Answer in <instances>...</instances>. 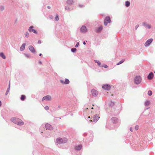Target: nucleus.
<instances>
[{
	"label": "nucleus",
	"instance_id": "f257e3e1",
	"mask_svg": "<svg viewBox=\"0 0 155 155\" xmlns=\"http://www.w3.org/2000/svg\"><path fill=\"white\" fill-rule=\"evenodd\" d=\"M11 121L15 124H16L19 126H22L24 125V122L19 118L13 117L11 119Z\"/></svg>",
	"mask_w": 155,
	"mask_h": 155
},
{
	"label": "nucleus",
	"instance_id": "f03ea898",
	"mask_svg": "<svg viewBox=\"0 0 155 155\" xmlns=\"http://www.w3.org/2000/svg\"><path fill=\"white\" fill-rule=\"evenodd\" d=\"M68 141V140L65 138H62L60 137L57 138L56 140V143L58 144L64 143Z\"/></svg>",
	"mask_w": 155,
	"mask_h": 155
},
{
	"label": "nucleus",
	"instance_id": "7ed1b4c3",
	"mask_svg": "<svg viewBox=\"0 0 155 155\" xmlns=\"http://www.w3.org/2000/svg\"><path fill=\"white\" fill-rule=\"evenodd\" d=\"M134 83L136 84H140L142 81V78L140 76H137L134 79Z\"/></svg>",
	"mask_w": 155,
	"mask_h": 155
},
{
	"label": "nucleus",
	"instance_id": "20e7f679",
	"mask_svg": "<svg viewBox=\"0 0 155 155\" xmlns=\"http://www.w3.org/2000/svg\"><path fill=\"white\" fill-rule=\"evenodd\" d=\"M111 20L110 17L107 16L105 17L104 21V25L105 26L107 25L108 23H110Z\"/></svg>",
	"mask_w": 155,
	"mask_h": 155
},
{
	"label": "nucleus",
	"instance_id": "39448f33",
	"mask_svg": "<svg viewBox=\"0 0 155 155\" xmlns=\"http://www.w3.org/2000/svg\"><path fill=\"white\" fill-rule=\"evenodd\" d=\"M34 28L33 26H31L29 27L28 30L30 32H32L34 33L37 34L38 32L36 30L34 29Z\"/></svg>",
	"mask_w": 155,
	"mask_h": 155
},
{
	"label": "nucleus",
	"instance_id": "423d86ee",
	"mask_svg": "<svg viewBox=\"0 0 155 155\" xmlns=\"http://www.w3.org/2000/svg\"><path fill=\"white\" fill-rule=\"evenodd\" d=\"M153 41V39L152 38H150L148 39L145 43L144 44V46L146 47L149 46L152 42Z\"/></svg>",
	"mask_w": 155,
	"mask_h": 155
},
{
	"label": "nucleus",
	"instance_id": "0eeeda50",
	"mask_svg": "<svg viewBox=\"0 0 155 155\" xmlns=\"http://www.w3.org/2000/svg\"><path fill=\"white\" fill-rule=\"evenodd\" d=\"M80 30L81 32L83 33H85L87 31V28L84 25L82 26Z\"/></svg>",
	"mask_w": 155,
	"mask_h": 155
},
{
	"label": "nucleus",
	"instance_id": "6e6552de",
	"mask_svg": "<svg viewBox=\"0 0 155 155\" xmlns=\"http://www.w3.org/2000/svg\"><path fill=\"white\" fill-rule=\"evenodd\" d=\"M51 97L49 95H47L46 96H44L43 97L42 99V101H43L45 100L47 101H49L51 100Z\"/></svg>",
	"mask_w": 155,
	"mask_h": 155
},
{
	"label": "nucleus",
	"instance_id": "1a4fd4ad",
	"mask_svg": "<svg viewBox=\"0 0 155 155\" xmlns=\"http://www.w3.org/2000/svg\"><path fill=\"white\" fill-rule=\"evenodd\" d=\"M91 94L93 96L96 97L98 94V92L97 90L92 89L91 90Z\"/></svg>",
	"mask_w": 155,
	"mask_h": 155
},
{
	"label": "nucleus",
	"instance_id": "9d476101",
	"mask_svg": "<svg viewBox=\"0 0 155 155\" xmlns=\"http://www.w3.org/2000/svg\"><path fill=\"white\" fill-rule=\"evenodd\" d=\"M102 88L104 89L107 90H109L110 89L111 87L110 85L107 84L103 85Z\"/></svg>",
	"mask_w": 155,
	"mask_h": 155
},
{
	"label": "nucleus",
	"instance_id": "9b49d317",
	"mask_svg": "<svg viewBox=\"0 0 155 155\" xmlns=\"http://www.w3.org/2000/svg\"><path fill=\"white\" fill-rule=\"evenodd\" d=\"M45 127L46 129H48L49 130H51L53 128L52 126L49 124H46L45 125Z\"/></svg>",
	"mask_w": 155,
	"mask_h": 155
},
{
	"label": "nucleus",
	"instance_id": "f8f14e48",
	"mask_svg": "<svg viewBox=\"0 0 155 155\" xmlns=\"http://www.w3.org/2000/svg\"><path fill=\"white\" fill-rule=\"evenodd\" d=\"M100 117L97 114H96L93 117V121L95 123H96Z\"/></svg>",
	"mask_w": 155,
	"mask_h": 155
},
{
	"label": "nucleus",
	"instance_id": "ddd939ff",
	"mask_svg": "<svg viewBox=\"0 0 155 155\" xmlns=\"http://www.w3.org/2000/svg\"><path fill=\"white\" fill-rule=\"evenodd\" d=\"M28 48L31 53H34L36 51L32 46L30 45L28 47Z\"/></svg>",
	"mask_w": 155,
	"mask_h": 155
},
{
	"label": "nucleus",
	"instance_id": "4468645a",
	"mask_svg": "<svg viewBox=\"0 0 155 155\" xmlns=\"http://www.w3.org/2000/svg\"><path fill=\"white\" fill-rule=\"evenodd\" d=\"M143 25L146 28L148 29H150L151 28V26L147 24L145 22H143Z\"/></svg>",
	"mask_w": 155,
	"mask_h": 155
},
{
	"label": "nucleus",
	"instance_id": "2eb2a0df",
	"mask_svg": "<svg viewBox=\"0 0 155 155\" xmlns=\"http://www.w3.org/2000/svg\"><path fill=\"white\" fill-rule=\"evenodd\" d=\"M153 74L152 72L150 73L147 76V78L149 80L152 79L153 77Z\"/></svg>",
	"mask_w": 155,
	"mask_h": 155
},
{
	"label": "nucleus",
	"instance_id": "dca6fc26",
	"mask_svg": "<svg viewBox=\"0 0 155 155\" xmlns=\"http://www.w3.org/2000/svg\"><path fill=\"white\" fill-rule=\"evenodd\" d=\"M82 147V145L81 144H80L79 145L76 146L75 147V149L76 150L78 151L81 149Z\"/></svg>",
	"mask_w": 155,
	"mask_h": 155
},
{
	"label": "nucleus",
	"instance_id": "f3484780",
	"mask_svg": "<svg viewBox=\"0 0 155 155\" xmlns=\"http://www.w3.org/2000/svg\"><path fill=\"white\" fill-rule=\"evenodd\" d=\"M60 82L62 84H68V79L66 78L65 79V81H64V80H60Z\"/></svg>",
	"mask_w": 155,
	"mask_h": 155
},
{
	"label": "nucleus",
	"instance_id": "a211bd4d",
	"mask_svg": "<svg viewBox=\"0 0 155 155\" xmlns=\"http://www.w3.org/2000/svg\"><path fill=\"white\" fill-rule=\"evenodd\" d=\"M25 45L26 44L25 43L23 44L20 48V50L21 51H23L25 49Z\"/></svg>",
	"mask_w": 155,
	"mask_h": 155
},
{
	"label": "nucleus",
	"instance_id": "6ab92c4d",
	"mask_svg": "<svg viewBox=\"0 0 155 155\" xmlns=\"http://www.w3.org/2000/svg\"><path fill=\"white\" fill-rule=\"evenodd\" d=\"M112 122L114 124L116 123L117 121V119L115 117H113L111 119Z\"/></svg>",
	"mask_w": 155,
	"mask_h": 155
},
{
	"label": "nucleus",
	"instance_id": "aec40b11",
	"mask_svg": "<svg viewBox=\"0 0 155 155\" xmlns=\"http://www.w3.org/2000/svg\"><path fill=\"white\" fill-rule=\"evenodd\" d=\"M103 29V27L102 26H100L98 28L96 29V32L99 33Z\"/></svg>",
	"mask_w": 155,
	"mask_h": 155
},
{
	"label": "nucleus",
	"instance_id": "412c9836",
	"mask_svg": "<svg viewBox=\"0 0 155 155\" xmlns=\"http://www.w3.org/2000/svg\"><path fill=\"white\" fill-rule=\"evenodd\" d=\"M0 56L3 59L6 58V56L3 52H1L0 53Z\"/></svg>",
	"mask_w": 155,
	"mask_h": 155
},
{
	"label": "nucleus",
	"instance_id": "4be33fe9",
	"mask_svg": "<svg viewBox=\"0 0 155 155\" xmlns=\"http://www.w3.org/2000/svg\"><path fill=\"white\" fill-rule=\"evenodd\" d=\"M93 139V135L92 134H90L89 138H88V140L89 141H92Z\"/></svg>",
	"mask_w": 155,
	"mask_h": 155
},
{
	"label": "nucleus",
	"instance_id": "5701e85b",
	"mask_svg": "<svg viewBox=\"0 0 155 155\" xmlns=\"http://www.w3.org/2000/svg\"><path fill=\"white\" fill-rule=\"evenodd\" d=\"M26 99V96L24 95H22L20 97V99L22 101H24Z\"/></svg>",
	"mask_w": 155,
	"mask_h": 155
},
{
	"label": "nucleus",
	"instance_id": "b1692460",
	"mask_svg": "<svg viewBox=\"0 0 155 155\" xmlns=\"http://www.w3.org/2000/svg\"><path fill=\"white\" fill-rule=\"evenodd\" d=\"M150 102L149 101L147 100L145 102V105L146 106H148L150 104Z\"/></svg>",
	"mask_w": 155,
	"mask_h": 155
},
{
	"label": "nucleus",
	"instance_id": "393cba45",
	"mask_svg": "<svg viewBox=\"0 0 155 155\" xmlns=\"http://www.w3.org/2000/svg\"><path fill=\"white\" fill-rule=\"evenodd\" d=\"M95 62L97 63L98 65L100 67H101V62L98 60H94Z\"/></svg>",
	"mask_w": 155,
	"mask_h": 155
},
{
	"label": "nucleus",
	"instance_id": "a878e982",
	"mask_svg": "<svg viewBox=\"0 0 155 155\" xmlns=\"http://www.w3.org/2000/svg\"><path fill=\"white\" fill-rule=\"evenodd\" d=\"M130 2L129 1H127L125 2V6L127 7H128L130 6Z\"/></svg>",
	"mask_w": 155,
	"mask_h": 155
},
{
	"label": "nucleus",
	"instance_id": "bb28decb",
	"mask_svg": "<svg viewBox=\"0 0 155 155\" xmlns=\"http://www.w3.org/2000/svg\"><path fill=\"white\" fill-rule=\"evenodd\" d=\"M76 50L77 49L75 48H72L71 49V51L73 53L75 52Z\"/></svg>",
	"mask_w": 155,
	"mask_h": 155
},
{
	"label": "nucleus",
	"instance_id": "cd10ccee",
	"mask_svg": "<svg viewBox=\"0 0 155 155\" xmlns=\"http://www.w3.org/2000/svg\"><path fill=\"white\" fill-rule=\"evenodd\" d=\"M54 19H55V20L56 21H58L59 20V17H58V15H56V16L55 18Z\"/></svg>",
	"mask_w": 155,
	"mask_h": 155
},
{
	"label": "nucleus",
	"instance_id": "c85d7f7f",
	"mask_svg": "<svg viewBox=\"0 0 155 155\" xmlns=\"http://www.w3.org/2000/svg\"><path fill=\"white\" fill-rule=\"evenodd\" d=\"M147 94L149 96H151L152 94V92L151 91H148Z\"/></svg>",
	"mask_w": 155,
	"mask_h": 155
},
{
	"label": "nucleus",
	"instance_id": "c756f323",
	"mask_svg": "<svg viewBox=\"0 0 155 155\" xmlns=\"http://www.w3.org/2000/svg\"><path fill=\"white\" fill-rule=\"evenodd\" d=\"M73 0H68V5L72 4L73 3Z\"/></svg>",
	"mask_w": 155,
	"mask_h": 155
},
{
	"label": "nucleus",
	"instance_id": "7c9ffc66",
	"mask_svg": "<svg viewBox=\"0 0 155 155\" xmlns=\"http://www.w3.org/2000/svg\"><path fill=\"white\" fill-rule=\"evenodd\" d=\"M25 35L26 37H28L29 35V33L28 31L26 32L25 33Z\"/></svg>",
	"mask_w": 155,
	"mask_h": 155
},
{
	"label": "nucleus",
	"instance_id": "2f4dec72",
	"mask_svg": "<svg viewBox=\"0 0 155 155\" xmlns=\"http://www.w3.org/2000/svg\"><path fill=\"white\" fill-rule=\"evenodd\" d=\"M24 55L25 57L27 58H29L30 56V54H24Z\"/></svg>",
	"mask_w": 155,
	"mask_h": 155
},
{
	"label": "nucleus",
	"instance_id": "473e14b6",
	"mask_svg": "<svg viewBox=\"0 0 155 155\" xmlns=\"http://www.w3.org/2000/svg\"><path fill=\"white\" fill-rule=\"evenodd\" d=\"M9 91H10V89H9V88H7L6 91V92L5 94V95H7L8 94Z\"/></svg>",
	"mask_w": 155,
	"mask_h": 155
},
{
	"label": "nucleus",
	"instance_id": "72a5a7b5",
	"mask_svg": "<svg viewBox=\"0 0 155 155\" xmlns=\"http://www.w3.org/2000/svg\"><path fill=\"white\" fill-rule=\"evenodd\" d=\"M124 61L123 60H121L118 63H117V65H118L119 64H121Z\"/></svg>",
	"mask_w": 155,
	"mask_h": 155
},
{
	"label": "nucleus",
	"instance_id": "f704fd0d",
	"mask_svg": "<svg viewBox=\"0 0 155 155\" xmlns=\"http://www.w3.org/2000/svg\"><path fill=\"white\" fill-rule=\"evenodd\" d=\"M114 102L111 101L110 103V105L111 107H112L114 105Z\"/></svg>",
	"mask_w": 155,
	"mask_h": 155
},
{
	"label": "nucleus",
	"instance_id": "c9c22d12",
	"mask_svg": "<svg viewBox=\"0 0 155 155\" xmlns=\"http://www.w3.org/2000/svg\"><path fill=\"white\" fill-rule=\"evenodd\" d=\"M104 67L105 68H107L108 67L107 66L106 64H104L102 65H101V67Z\"/></svg>",
	"mask_w": 155,
	"mask_h": 155
},
{
	"label": "nucleus",
	"instance_id": "e433bc0d",
	"mask_svg": "<svg viewBox=\"0 0 155 155\" xmlns=\"http://www.w3.org/2000/svg\"><path fill=\"white\" fill-rule=\"evenodd\" d=\"M4 9V6H1L0 7V10L1 11H2Z\"/></svg>",
	"mask_w": 155,
	"mask_h": 155
},
{
	"label": "nucleus",
	"instance_id": "4c0bfd02",
	"mask_svg": "<svg viewBox=\"0 0 155 155\" xmlns=\"http://www.w3.org/2000/svg\"><path fill=\"white\" fill-rule=\"evenodd\" d=\"M45 108L47 110H49V107L48 106H46L45 107Z\"/></svg>",
	"mask_w": 155,
	"mask_h": 155
},
{
	"label": "nucleus",
	"instance_id": "58836bf2",
	"mask_svg": "<svg viewBox=\"0 0 155 155\" xmlns=\"http://www.w3.org/2000/svg\"><path fill=\"white\" fill-rule=\"evenodd\" d=\"M138 128H139V126H138V125H136V126L135 127V130H138Z\"/></svg>",
	"mask_w": 155,
	"mask_h": 155
},
{
	"label": "nucleus",
	"instance_id": "ea45409f",
	"mask_svg": "<svg viewBox=\"0 0 155 155\" xmlns=\"http://www.w3.org/2000/svg\"><path fill=\"white\" fill-rule=\"evenodd\" d=\"M79 45V42H77L75 46V47L76 48L78 47V46Z\"/></svg>",
	"mask_w": 155,
	"mask_h": 155
},
{
	"label": "nucleus",
	"instance_id": "a19ab883",
	"mask_svg": "<svg viewBox=\"0 0 155 155\" xmlns=\"http://www.w3.org/2000/svg\"><path fill=\"white\" fill-rule=\"evenodd\" d=\"M139 25H136V26H135V29L136 30L137 29V28H138L139 27Z\"/></svg>",
	"mask_w": 155,
	"mask_h": 155
},
{
	"label": "nucleus",
	"instance_id": "79ce46f5",
	"mask_svg": "<svg viewBox=\"0 0 155 155\" xmlns=\"http://www.w3.org/2000/svg\"><path fill=\"white\" fill-rule=\"evenodd\" d=\"M49 18H50V19H52L54 18V17L53 16H52V15H50L49 16Z\"/></svg>",
	"mask_w": 155,
	"mask_h": 155
},
{
	"label": "nucleus",
	"instance_id": "37998d69",
	"mask_svg": "<svg viewBox=\"0 0 155 155\" xmlns=\"http://www.w3.org/2000/svg\"><path fill=\"white\" fill-rule=\"evenodd\" d=\"M41 43V40H39L38 41V44H40Z\"/></svg>",
	"mask_w": 155,
	"mask_h": 155
},
{
	"label": "nucleus",
	"instance_id": "c03bdc74",
	"mask_svg": "<svg viewBox=\"0 0 155 155\" xmlns=\"http://www.w3.org/2000/svg\"><path fill=\"white\" fill-rule=\"evenodd\" d=\"M10 82H9L8 86V88H9V89H10Z\"/></svg>",
	"mask_w": 155,
	"mask_h": 155
},
{
	"label": "nucleus",
	"instance_id": "a18cd8bd",
	"mask_svg": "<svg viewBox=\"0 0 155 155\" xmlns=\"http://www.w3.org/2000/svg\"><path fill=\"white\" fill-rule=\"evenodd\" d=\"M70 114L71 116H72L73 115V114L72 113H70L68 112V115Z\"/></svg>",
	"mask_w": 155,
	"mask_h": 155
},
{
	"label": "nucleus",
	"instance_id": "49530a36",
	"mask_svg": "<svg viewBox=\"0 0 155 155\" xmlns=\"http://www.w3.org/2000/svg\"><path fill=\"white\" fill-rule=\"evenodd\" d=\"M38 63L40 64H42V62L41 61H38Z\"/></svg>",
	"mask_w": 155,
	"mask_h": 155
},
{
	"label": "nucleus",
	"instance_id": "de8ad7c7",
	"mask_svg": "<svg viewBox=\"0 0 155 155\" xmlns=\"http://www.w3.org/2000/svg\"><path fill=\"white\" fill-rule=\"evenodd\" d=\"M130 130L132 132L133 131V128L131 127H130Z\"/></svg>",
	"mask_w": 155,
	"mask_h": 155
},
{
	"label": "nucleus",
	"instance_id": "09e8293b",
	"mask_svg": "<svg viewBox=\"0 0 155 155\" xmlns=\"http://www.w3.org/2000/svg\"><path fill=\"white\" fill-rule=\"evenodd\" d=\"M47 8H48V9H50L51 8V7L50 6H47Z\"/></svg>",
	"mask_w": 155,
	"mask_h": 155
},
{
	"label": "nucleus",
	"instance_id": "8fccbe9b",
	"mask_svg": "<svg viewBox=\"0 0 155 155\" xmlns=\"http://www.w3.org/2000/svg\"><path fill=\"white\" fill-rule=\"evenodd\" d=\"M83 43L84 45H85L86 44V43L85 41H83Z\"/></svg>",
	"mask_w": 155,
	"mask_h": 155
},
{
	"label": "nucleus",
	"instance_id": "3c124183",
	"mask_svg": "<svg viewBox=\"0 0 155 155\" xmlns=\"http://www.w3.org/2000/svg\"><path fill=\"white\" fill-rule=\"evenodd\" d=\"M65 9L66 10H68V8L67 7V6H65Z\"/></svg>",
	"mask_w": 155,
	"mask_h": 155
},
{
	"label": "nucleus",
	"instance_id": "603ef678",
	"mask_svg": "<svg viewBox=\"0 0 155 155\" xmlns=\"http://www.w3.org/2000/svg\"><path fill=\"white\" fill-rule=\"evenodd\" d=\"M79 7H83V5H79Z\"/></svg>",
	"mask_w": 155,
	"mask_h": 155
},
{
	"label": "nucleus",
	"instance_id": "864d4df0",
	"mask_svg": "<svg viewBox=\"0 0 155 155\" xmlns=\"http://www.w3.org/2000/svg\"><path fill=\"white\" fill-rule=\"evenodd\" d=\"M2 105V102L1 101H0V107Z\"/></svg>",
	"mask_w": 155,
	"mask_h": 155
},
{
	"label": "nucleus",
	"instance_id": "5fc2aeb1",
	"mask_svg": "<svg viewBox=\"0 0 155 155\" xmlns=\"http://www.w3.org/2000/svg\"><path fill=\"white\" fill-rule=\"evenodd\" d=\"M61 107V106L60 105H59L58 107V108H60Z\"/></svg>",
	"mask_w": 155,
	"mask_h": 155
},
{
	"label": "nucleus",
	"instance_id": "6e6d98bb",
	"mask_svg": "<svg viewBox=\"0 0 155 155\" xmlns=\"http://www.w3.org/2000/svg\"><path fill=\"white\" fill-rule=\"evenodd\" d=\"M87 134L86 133H84V136H86V135H87Z\"/></svg>",
	"mask_w": 155,
	"mask_h": 155
},
{
	"label": "nucleus",
	"instance_id": "4d7b16f0",
	"mask_svg": "<svg viewBox=\"0 0 155 155\" xmlns=\"http://www.w3.org/2000/svg\"><path fill=\"white\" fill-rule=\"evenodd\" d=\"M41 55H42V54L41 53L39 54V56H41Z\"/></svg>",
	"mask_w": 155,
	"mask_h": 155
},
{
	"label": "nucleus",
	"instance_id": "13d9d810",
	"mask_svg": "<svg viewBox=\"0 0 155 155\" xmlns=\"http://www.w3.org/2000/svg\"><path fill=\"white\" fill-rule=\"evenodd\" d=\"M66 3L67 4H68V0L66 1Z\"/></svg>",
	"mask_w": 155,
	"mask_h": 155
},
{
	"label": "nucleus",
	"instance_id": "bf43d9fd",
	"mask_svg": "<svg viewBox=\"0 0 155 155\" xmlns=\"http://www.w3.org/2000/svg\"><path fill=\"white\" fill-rule=\"evenodd\" d=\"M92 121V120H89V122H91Z\"/></svg>",
	"mask_w": 155,
	"mask_h": 155
},
{
	"label": "nucleus",
	"instance_id": "052dcab7",
	"mask_svg": "<svg viewBox=\"0 0 155 155\" xmlns=\"http://www.w3.org/2000/svg\"><path fill=\"white\" fill-rule=\"evenodd\" d=\"M149 107H147V108L146 109H149Z\"/></svg>",
	"mask_w": 155,
	"mask_h": 155
},
{
	"label": "nucleus",
	"instance_id": "680f3d73",
	"mask_svg": "<svg viewBox=\"0 0 155 155\" xmlns=\"http://www.w3.org/2000/svg\"><path fill=\"white\" fill-rule=\"evenodd\" d=\"M68 84H69V80H68Z\"/></svg>",
	"mask_w": 155,
	"mask_h": 155
},
{
	"label": "nucleus",
	"instance_id": "e2e57ef3",
	"mask_svg": "<svg viewBox=\"0 0 155 155\" xmlns=\"http://www.w3.org/2000/svg\"><path fill=\"white\" fill-rule=\"evenodd\" d=\"M91 108L92 109H93V107H92Z\"/></svg>",
	"mask_w": 155,
	"mask_h": 155
},
{
	"label": "nucleus",
	"instance_id": "0e129e2a",
	"mask_svg": "<svg viewBox=\"0 0 155 155\" xmlns=\"http://www.w3.org/2000/svg\"><path fill=\"white\" fill-rule=\"evenodd\" d=\"M88 117V118H90V116H89Z\"/></svg>",
	"mask_w": 155,
	"mask_h": 155
},
{
	"label": "nucleus",
	"instance_id": "69168bd1",
	"mask_svg": "<svg viewBox=\"0 0 155 155\" xmlns=\"http://www.w3.org/2000/svg\"><path fill=\"white\" fill-rule=\"evenodd\" d=\"M56 110H58V109L57 108Z\"/></svg>",
	"mask_w": 155,
	"mask_h": 155
},
{
	"label": "nucleus",
	"instance_id": "338daca9",
	"mask_svg": "<svg viewBox=\"0 0 155 155\" xmlns=\"http://www.w3.org/2000/svg\"><path fill=\"white\" fill-rule=\"evenodd\" d=\"M154 73H155V71L154 72Z\"/></svg>",
	"mask_w": 155,
	"mask_h": 155
}]
</instances>
